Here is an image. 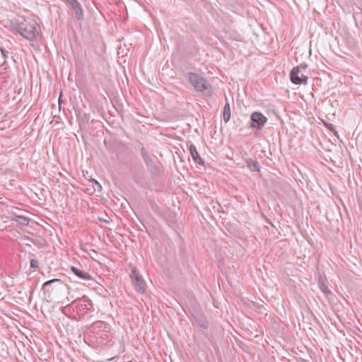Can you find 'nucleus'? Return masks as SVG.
Returning a JSON list of instances; mask_svg holds the SVG:
<instances>
[{
  "instance_id": "nucleus-1",
  "label": "nucleus",
  "mask_w": 362,
  "mask_h": 362,
  "mask_svg": "<svg viewBox=\"0 0 362 362\" xmlns=\"http://www.w3.org/2000/svg\"><path fill=\"white\" fill-rule=\"evenodd\" d=\"M15 30L24 38L33 40L39 35L40 28L33 19H23L15 25Z\"/></svg>"
},
{
  "instance_id": "nucleus-2",
  "label": "nucleus",
  "mask_w": 362,
  "mask_h": 362,
  "mask_svg": "<svg viewBox=\"0 0 362 362\" xmlns=\"http://www.w3.org/2000/svg\"><path fill=\"white\" fill-rule=\"evenodd\" d=\"M187 75L189 83L196 91L202 93L206 97L212 95V87L205 78L193 72H189Z\"/></svg>"
},
{
  "instance_id": "nucleus-3",
  "label": "nucleus",
  "mask_w": 362,
  "mask_h": 362,
  "mask_svg": "<svg viewBox=\"0 0 362 362\" xmlns=\"http://www.w3.org/2000/svg\"><path fill=\"white\" fill-rule=\"evenodd\" d=\"M69 305L80 317L84 316L93 307L91 301L86 296L73 300Z\"/></svg>"
},
{
  "instance_id": "nucleus-4",
  "label": "nucleus",
  "mask_w": 362,
  "mask_h": 362,
  "mask_svg": "<svg viewBox=\"0 0 362 362\" xmlns=\"http://www.w3.org/2000/svg\"><path fill=\"white\" fill-rule=\"evenodd\" d=\"M308 66L306 64H300L296 67H293L290 72L291 81L296 85L306 84L308 83V77L303 74H300V76H298L296 74L300 73L303 70H305Z\"/></svg>"
},
{
  "instance_id": "nucleus-5",
  "label": "nucleus",
  "mask_w": 362,
  "mask_h": 362,
  "mask_svg": "<svg viewBox=\"0 0 362 362\" xmlns=\"http://www.w3.org/2000/svg\"><path fill=\"white\" fill-rule=\"evenodd\" d=\"M130 277L135 289L140 293H144L146 283L136 267H132Z\"/></svg>"
},
{
  "instance_id": "nucleus-6",
  "label": "nucleus",
  "mask_w": 362,
  "mask_h": 362,
  "mask_svg": "<svg viewBox=\"0 0 362 362\" xmlns=\"http://www.w3.org/2000/svg\"><path fill=\"white\" fill-rule=\"evenodd\" d=\"M250 127L257 130L261 129L266 124L267 119L259 112H254L250 116Z\"/></svg>"
},
{
  "instance_id": "nucleus-7",
  "label": "nucleus",
  "mask_w": 362,
  "mask_h": 362,
  "mask_svg": "<svg viewBox=\"0 0 362 362\" xmlns=\"http://www.w3.org/2000/svg\"><path fill=\"white\" fill-rule=\"evenodd\" d=\"M108 329L109 327L107 324L100 320L96 321L90 327V332L98 334H99L100 332H102L101 334H103V332H107Z\"/></svg>"
},
{
  "instance_id": "nucleus-8",
  "label": "nucleus",
  "mask_w": 362,
  "mask_h": 362,
  "mask_svg": "<svg viewBox=\"0 0 362 362\" xmlns=\"http://www.w3.org/2000/svg\"><path fill=\"white\" fill-rule=\"evenodd\" d=\"M189 151L190 155L192 156L194 161L195 163H198L199 165L204 166L205 164L204 161L200 157V156L198 153L197 148L194 144H191L189 146Z\"/></svg>"
},
{
  "instance_id": "nucleus-9",
  "label": "nucleus",
  "mask_w": 362,
  "mask_h": 362,
  "mask_svg": "<svg viewBox=\"0 0 362 362\" xmlns=\"http://www.w3.org/2000/svg\"><path fill=\"white\" fill-rule=\"evenodd\" d=\"M71 6L75 13V17L77 20H82L83 18V12L80 3L77 0H73Z\"/></svg>"
},
{
  "instance_id": "nucleus-10",
  "label": "nucleus",
  "mask_w": 362,
  "mask_h": 362,
  "mask_svg": "<svg viewBox=\"0 0 362 362\" xmlns=\"http://www.w3.org/2000/svg\"><path fill=\"white\" fill-rule=\"evenodd\" d=\"M71 270L74 272L75 275H76L78 278L83 280H90L91 276L89 273L85 272L75 267H71Z\"/></svg>"
},
{
  "instance_id": "nucleus-11",
  "label": "nucleus",
  "mask_w": 362,
  "mask_h": 362,
  "mask_svg": "<svg viewBox=\"0 0 362 362\" xmlns=\"http://www.w3.org/2000/svg\"><path fill=\"white\" fill-rule=\"evenodd\" d=\"M139 148H140L141 156L144 160L145 161L146 164L147 165H152L153 160L148 154L147 151H146L145 148L143 146L141 143H139Z\"/></svg>"
},
{
  "instance_id": "nucleus-12",
  "label": "nucleus",
  "mask_w": 362,
  "mask_h": 362,
  "mask_svg": "<svg viewBox=\"0 0 362 362\" xmlns=\"http://www.w3.org/2000/svg\"><path fill=\"white\" fill-rule=\"evenodd\" d=\"M62 283H63L62 281L59 279H53L52 280L45 282L42 286V290H43L44 292L50 293L51 291H49V286H50L51 285H52L54 284H62Z\"/></svg>"
},
{
  "instance_id": "nucleus-13",
  "label": "nucleus",
  "mask_w": 362,
  "mask_h": 362,
  "mask_svg": "<svg viewBox=\"0 0 362 362\" xmlns=\"http://www.w3.org/2000/svg\"><path fill=\"white\" fill-rule=\"evenodd\" d=\"M223 118L225 122H228L230 119V107L228 103H226L223 107Z\"/></svg>"
},
{
  "instance_id": "nucleus-14",
  "label": "nucleus",
  "mask_w": 362,
  "mask_h": 362,
  "mask_svg": "<svg viewBox=\"0 0 362 362\" xmlns=\"http://www.w3.org/2000/svg\"><path fill=\"white\" fill-rule=\"evenodd\" d=\"M250 161L251 164H249V162H247V167L250 168L252 171L259 172L260 170V166L258 162L251 158H250Z\"/></svg>"
},
{
  "instance_id": "nucleus-15",
  "label": "nucleus",
  "mask_w": 362,
  "mask_h": 362,
  "mask_svg": "<svg viewBox=\"0 0 362 362\" xmlns=\"http://www.w3.org/2000/svg\"><path fill=\"white\" fill-rule=\"evenodd\" d=\"M319 286L320 290L325 293V294H329L331 293L330 290L327 287V286L324 283L321 281V279H320L319 281Z\"/></svg>"
},
{
  "instance_id": "nucleus-16",
  "label": "nucleus",
  "mask_w": 362,
  "mask_h": 362,
  "mask_svg": "<svg viewBox=\"0 0 362 362\" xmlns=\"http://www.w3.org/2000/svg\"><path fill=\"white\" fill-rule=\"evenodd\" d=\"M78 117L79 125L80 126H81V121L83 123H87L88 122V120H89V116L86 113H83L82 115H81V113H79Z\"/></svg>"
},
{
  "instance_id": "nucleus-17",
  "label": "nucleus",
  "mask_w": 362,
  "mask_h": 362,
  "mask_svg": "<svg viewBox=\"0 0 362 362\" xmlns=\"http://www.w3.org/2000/svg\"><path fill=\"white\" fill-rule=\"evenodd\" d=\"M16 221L23 225H27L29 222V219L23 216H17Z\"/></svg>"
},
{
  "instance_id": "nucleus-18",
  "label": "nucleus",
  "mask_w": 362,
  "mask_h": 362,
  "mask_svg": "<svg viewBox=\"0 0 362 362\" xmlns=\"http://www.w3.org/2000/svg\"><path fill=\"white\" fill-rule=\"evenodd\" d=\"M198 322H199L200 327H203L204 329L208 328V323L204 318L199 319Z\"/></svg>"
},
{
  "instance_id": "nucleus-19",
  "label": "nucleus",
  "mask_w": 362,
  "mask_h": 362,
  "mask_svg": "<svg viewBox=\"0 0 362 362\" xmlns=\"http://www.w3.org/2000/svg\"><path fill=\"white\" fill-rule=\"evenodd\" d=\"M39 267V262L36 259H31L30 260V267L33 269H37Z\"/></svg>"
},
{
  "instance_id": "nucleus-20",
  "label": "nucleus",
  "mask_w": 362,
  "mask_h": 362,
  "mask_svg": "<svg viewBox=\"0 0 362 362\" xmlns=\"http://www.w3.org/2000/svg\"><path fill=\"white\" fill-rule=\"evenodd\" d=\"M0 49H1V54H2V57L4 59H6L7 58V54H8V52L6 51L4 49H3L2 47H0Z\"/></svg>"
},
{
  "instance_id": "nucleus-21",
  "label": "nucleus",
  "mask_w": 362,
  "mask_h": 362,
  "mask_svg": "<svg viewBox=\"0 0 362 362\" xmlns=\"http://www.w3.org/2000/svg\"><path fill=\"white\" fill-rule=\"evenodd\" d=\"M325 126L331 131H334V126L332 124H325Z\"/></svg>"
},
{
  "instance_id": "nucleus-22",
  "label": "nucleus",
  "mask_w": 362,
  "mask_h": 362,
  "mask_svg": "<svg viewBox=\"0 0 362 362\" xmlns=\"http://www.w3.org/2000/svg\"><path fill=\"white\" fill-rule=\"evenodd\" d=\"M94 182H95V187H97L98 190H99V189L101 188L100 185L97 181H95V180Z\"/></svg>"
},
{
  "instance_id": "nucleus-23",
  "label": "nucleus",
  "mask_w": 362,
  "mask_h": 362,
  "mask_svg": "<svg viewBox=\"0 0 362 362\" xmlns=\"http://www.w3.org/2000/svg\"><path fill=\"white\" fill-rule=\"evenodd\" d=\"M70 4L73 2V0H66Z\"/></svg>"
},
{
  "instance_id": "nucleus-24",
  "label": "nucleus",
  "mask_w": 362,
  "mask_h": 362,
  "mask_svg": "<svg viewBox=\"0 0 362 362\" xmlns=\"http://www.w3.org/2000/svg\"><path fill=\"white\" fill-rule=\"evenodd\" d=\"M303 74V73H302V71H301L300 73H298L296 75H297L298 76H300V74Z\"/></svg>"
},
{
  "instance_id": "nucleus-25",
  "label": "nucleus",
  "mask_w": 362,
  "mask_h": 362,
  "mask_svg": "<svg viewBox=\"0 0 362 362\" xmlns=\"http://www.w3.org/2000/svg\"><path fill=\"white\" fill-rule=\"evenodd\" d=\"M249 162V164H251V162L250 161V159L247 160V163Z\"/></svg>"
}]
</instances>
